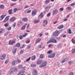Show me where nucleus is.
<instances>
[{"instance_id": "nucleus-1", "label": "nucleus", "mask_w": 75, "mask_h": 75, "mask_svg": "<svg viewBox=\"0 0 75 75\" xmlns=\"http://www.w3.org/2000/svg\"><path fill=\"white\" fill-rule=\"evenodd\" d=\"M16 71H17V69L16 67L15 68H12L11 69L10 71H9V74L10 75H12L14 72H15Z\"/></svg>"}, {"instance_id": "nucleus-2", "label": "nucleus", "mask_w": 75, "mask_h": 75, "mask_svg": "<svg viewBox=\"0 0 75 75\" xmlns=\"http://www.w3.org/2000/svg\"><path fill=\"white\" fill-rule=\"evenodd\" d=\"M50 42L57 43V40L55 39L51 38L49 39L48 42H47V44H49V43H50Z\"/></svg>"}, {"instance_id": "nucleus-3", "label": "nucleus", "mask_w": 75, "mask_h": 75, "mask_svg": "<svg viewBox=\"0 0 75 75\" xmlns=\"http://www.w3.org/2000/svg\"><path fill=\"white\" fill-rule=\"evenodd\" d=\"M59 31L58 30H56L53 33V35L54 37H57L59 34Z\"/></svg>"}, {"instance_id": "nucleus-4", "label": "nucleus", "mask_w": 75, "mask_h": 75, "mask_svg": "<svg viewBox=\"0 0 75 75\" xmlns=\"http://www.w3.org/2000/svg\"><path fill=\"white\" fill-rule=\"evenodd\" d=\"M47 65V62H43L42 64L39 66L40 68H42V67H45V66Z\"/></svg>"}, {"instance_id": "nucleus-5", "label": "nucleus", "mask_w": 75, "mask_h": 75, "mask_svg": "<svg viewBox=\"0 0 75 75\" xmlns=\"http://www.w3.org/2000/svg\"><path fill=\"white\" fill-rule=\"evenodd\" d=\"M37 10L34 9L32 12L31 15L32 16H35L37 14Z\"/></svg>"}, {"instance_id": "nucleus-6", "label": "nucleus", "mask_w": 75, "mask_h": 75, "mask_svg": "<svg viewBox=\"0 0 75 75\" xmlns=\"http://www.w3.org/2000/svg\"><path fill=\"white\" fill-rule=\"evenodd\" d=\"M9 18H10V16H7L5 18L4 20L3 21V23H6V22L8 21L9 19Z\"/></svg>"}, {"instance_id": "nucleus-7", "label": "nucleus", "mask_w": 75, "mask_h": 75, "mask_svg": "<svg viewBox=\"0 0 75 75\" xmlns=\"http://www.w3.org/2000/svg\"><path fill=\"white\" fill-rule=\"evenodd\" d=\"M16 20V18L15 17H12L9 19V21L10 22H13V21H14L15 20Z\"/></svg>"}, {"instance_id": "nucleus-8", "label": "nucleus", "mask_w": 75, "mask_h": 75, "mask_svg": "<svg viewBox=\"0 0 75 75\" xmlns=\"http://www.w3.org/2000/svg\"><path fill=\"white\" fill-rule=\"evenodd\" d=\"M55 55V54L54 53H52L51 54L48 55L49 58H54Z\"/></svg>"}, {"instance_id": "nucleus-9", "label": "nucleus", "mask_w": 75, "mask_h": 75, "mask_svg": "<svg viewBox=\"0 0 75 75\" xmlns=\"http://www.w3.org/2000/svg\"><path fill=\"white\" fill-rule=\"evenodd\" d=\"M16 42L14 40H10L8 42V44L9 45H13V44H14Z\"/></svg>"}, {"instance_id": "nucleus-10", "label": "nucleus", "mask_w": 75, "mask_h": 75, "mask_svg": "<svg viewBox=\"0 0 75 75\" xmlns=\"http://www.w3.org/2000/svg\"><path fill=\"white\" fill-rule=\"evenodd\" d=\"M42 62H43V61L42 60H38L37 62V64L38 65H40Z\"/></svg>"}, {"instance_id": "nucleus-11", "label": "nucleus", "mask_w": 75, "mask_h": 75, "mask_svg": "<svg viewBox=\"0 0 75 75\" xmlns=\"http://www.w3.org/2000/svg\"><path fill=\"white\" fill-rule=\"evenodd\" d=\"M6 54H4L1 56L0 57V59H2V60L4 59H5V58H6Z\"/></svg>"}, {"instance_id": "nucleus-12", "label": "nucleus", "mask_w": 75, "mask_h": 75, "mask_svg": "<svg viewBox=\"0 0 75 75\" xmlns=\"http://www.w3.org/2000/svg\"><path fill=\"white\" fill-rule=\"evenodd\" d=\"M32 74L33 75H37V71L35 69L33 70V71L32 72Z\"/></svg>"}, {"instance_id": "nucleus-13", "label": "nucleus", "mask_w": 75, "mask_h": 75, "mask_svg": "<svg viewBox=\"0 0 75 75\" xmlns=\"http://www.w3.org/2000/svg\"><path fill=\"white\" fill-rule=\"evenodd\" d=\"M43 23L44 24L43 25V27H45V25H47V24H48V21H47V20H44L43 21Z\"/></svg>"}, {"instance_id": "nucleus-14", "label": "nucleus", "mask_w": 75, "mask_h": 75, "mask_svg": "<svg viewBox=\"0 0 75 75\" xmlns=\"http://www.w3.org/2000/svg\"><path fill=\"white\" fill-rule=\"evenodd\" d=\"M53 14H55L58 13V10L57 9H55L52 12Z\"/></svg>"}, {"instance_id": "nucleus-15", "label": "nucleus", "mask_w": 75, "mask_h": 75, "mask_svg": "<svg viewBox=\"0 0 75 75\" xmlns=\"http://www.w3.org/2000/svg\"><path fill=\"white\" fill-rule=\"evenodd\" d=\"M27 25V23H26L25 25H24L21 28L22 30H25V27Z\"/></svg>"}, {"instance_id": "nucleus-16", "label": "nucleus", "mask_w": 75, "mask_h": 75, "mask_svg": "<svg viewBox=\"0 0 75 75\" xmlns=\"http://www.w3.org/2000/svg\"><path fill=\"white\" fill-rule=\"evenodd\" d=\"M41 39H40V38H38L35 41V43L36 44H37V42H40L41 41Z\"/></svg>"}, {"instance_id": "nucleus-17", "label": "nucleus", "mask_w": 75, "mask_h": 75, "mask_svg": "<svg viewBox=\"0 0 75 75\" xmlns=\"http://www.w3.org/2000/svg\"><path fill=\"white\" fill-rule=\"evenodd\" d=\"M17 51V48H13V50L12 51V52L13 54H15L16 52V51Z\"/></svg>"}, {"instance_id": "nucleus-18", "label": "nucleus", "mask_w": 75, "mask_h": 75, "mask_svg": "<svg viewBox=\"0 0 75 75\" xmlns=\"http://www.w3.org/2000/svg\"><path fill=\"white\" fill-rule=\"evenodd\" d=\"M22 21H24L25 22L27 21H28V18H23Z\"/></svg>"}, {"instance_id": "nucleus-19", "label": "nucleus", "mask_w": 75, "mask_h": 75, "mask_svg": "<svg viewBox=\"0 0 75 75\" xmlns=\"http://www.w3.org/2000/svg\"><path fill=\"white\" fill-rule=\"evenodd\" d=\"M44 57V55L42 54H40L39 57V58L40 59H42Z\"/></svg>"}, {"instance_id": "nucleus-20", "label": "nucleus", "mask_w": 75, "mask_h": 75, "mask_svg": "<svg viewBox=\"0 0 75 75\" xmlns=\"http://www.w3.org/2000/svg\"><path fill=\"white\" fill-rule=\"evenodd\" d=\"M64 27V25H59L57 27L58 29H61V28H62Z\"/></svg>"}, {"instance_id": "nucleus-21", "label": "nucleus", "mask_w": 75, "mask_h": 75, "mask_svg": "<svg viewBox=\"0 0 75 75\" xmlns=\"http://www.w3.org/2000/svg\"><path fill=\"white\" fill-rule=\"evenodd\" d=\"M6 15H7L6 14H5L4 15H2L1 16V20H3V18H4V17H5L6 16Z\"/></svg>"}, {"instance_id": "nucleus-22", "label": "nucleus", "mask_w": 75, "mask_h": 75, "mask_svg": "<svg viewBox=\"0 0 75 75\" xmlns=\"http://www.w3.org/2000/svg\"><path fill=\"white\" fill-rule=\"evenodd\" d=\"M20 46V44L19 43H17L16 45L15 46V47H19Z\"/></svg>"}, {"instance_id": "nucleus-23", "label": "nucleus", "mask_w": 75, "mask_h": 75, "mask_svg": "<svg viewBox=\"0 0 75 75\" xmlns=\"http://www.w3.org/2000/svg\"><path fill=\"white\" fill-rule=\"evenodd\" d=\"M12 65L14 66L16 65V61L15 60H13V61L12 63H11Z\"/></svg>"}, {"instance_id": "nucleus-24", "label": "nucleus", "mask_w": 75, "mask_h": 75, "mask_svg": "<svg viewBox=\"0 0 75 75\" xmlns=\"http://www.w3.org/2000/svg\"><path fill=\"white\" fill-rule=\"evenodd\" d=\"M31 59L32 61L35 60V55L33 56L31 58Z\"/></svg>"}, {"instance_id": "nucleus-25", "label": "nucleus", "mask_w": 75, "mask_h": 75, "mask_svg": "<svg viewBox=\"0 0 75 75\" xmlns=\"http://www.w3.org/2000/svg\"><path fill=\"white\" fill-rule=\"evenodd\" d=\"M43 16H44V15H43V13L41 12L39 15V16L41 17V18H42L43 17Z\"/></svg>"}, {"instance_id": "nucleus-26", "label": "nucleus", "mask_w": 75, "mask_h": 75, "mask_svg": "<svg viewBox=\"0 0 75 75\" xmlns=\"http://www.w3.org/2000/svg\"><path fill=\"white\" fill-rule=\"evenodd\" d=\"M16 22H14L12 24V27L14 28H15V27H16Z\"/></svg>"}, {"instance_id": "nucleus-27", "label": "nucleus", "mask_w": 75, "mask_h": 75, "mask_svg": "<svg viewBox=\"0 0 75 75\" xmlns=\"http://www.w3.org/2000/svg\"><path fill=\"white\" fill-rule=\"evenodd\" d=\"M13 10L12 9H11L10 10H9L8 11V13L9 14H12V11Z\"/></svg>"}, {"instance_id": "nucleus-28", "label": "nucleus", "mask_w": 75, "mask_h": 75, "mask_svg": "<svg viewBox=\"0 0 75 75\" xmlns=\"http://www.w3.org/2000/svg\"><path fill=\"white\" fill-rule=\"evenodd\" d=\"M51 8V6H47L45 7L46 9H48V10H50Z\"/></svg>"}, {"instance_id": "nucleus-29", "label": "nucleus", "mask_w": 75, "mask_h": 75, "mask_svg": "<svg viewBox=\"0 0 75 75\" xmlns=\"http://www.w3.org/2000/svg\"><path fill=\"white\" fill-rule=\"evenodd\" d=\"M40 21V20H35L34 21V23H37L38 22H39Z\"/></svg>"}, {"instance_id": "nucleus-30", "label": "nucleus", "mask_w": 75, "mask_h": 75, "mask_svg": "<svg viewBox=\"0 0 75 75\" xmlns=\"http://www.w3.org/2000/svg\"><path fill=\"white\" fill-rule=\"evenodd\" d=\"M11 29V27L10 26L6 28V29L7 30H10Z\"/></svg>"}, {"instance_id": "nucleus-31", "label": "nucleus", "mask_w": 75, "mask_h": 75, "mask_svg": "<svg viewBox=\"0 0 75 75\" xmlns=\"http://www.w3.org/2000/svg\"><path fill=\"white\" fill-rule=\"evenodd\" d=\"M4 6L3 5H1L0 6V8H4Z\"/></svg>"}, {"instance_id": "nucleus-32", "label": "nucleus", "mask_w": 75, "mask_h": 75, "mask_svg": "<svg viewBox=\"0 0 75 75\" xmlns=\"http://www.w3.org/2000/svg\"><path fill=\"white\" fill-rule=\"evenodd\" d=\"M68 33L69 34H71V29H69L68 30Z\"/></svg>"}, {"instance_id": "nucleus-33", "label": "nucleus", "mask_w": 75, "mask_h": 75, "mask_svg": "<svg viewBox=\"0 0 75 75\" xmlns=\"http://www.w3.org/2000/svg\"><path fill=\"white\" fill-rule=\"evenodd\" d=\"M30 42V39H28L26 41V44H28Z\"/></svg>"}, {"instance_id": "nucleus-34", "label": "nucleus", "mask_w": 75, "mask_h": 75, "mask_svg": "<svg viewBox=\"0 0 75 75\" xmlns=\"http://www.w3.org/2000/svg\"><path fill=\"white\" fill-rule=\"evenodd\" d=\"M52 50H49L47 52V53L49 54H50L52 53Z\"/></svg>"}, {"instance_id": "nucleus-35", "label": "nucleus", "mask_w": 75, "mask_h": 75, "mask_svg": "<svg viewBox=\"0 0 75 75\" xmlns=\"http://www.w3.org/2000/svg\"><path fill=\"white\" fill-rule=\"evenodd\" d=\"M50 0H46L45 1L46 3H49L50 2Z\"/></svg>"}, {"instance_id": "nucleus-36", "label": "nucleus", "mask_w": 75, "mask_h": 75, "mask_svg": "<svg viewBox=\"0 0 75 75\" xmlns=\"http://www.w3.org/2000/svg\"><path fill=\"white\" fill-rule=\"evenodd\" d=\"M16 61L17 62H18V63H19L20 62H21V60L20 59H17Z\"/></svg>"}, {"instance_id": "nucleus-37", "label": "nucleus", "mask_w": 75, "mask_h": 75, "mask_svg": "<svg viewBox=\"0 0 75 75\" xmlns=\"http://www.w3.org/2000/svg\"><path fill=\"white\" fill-rule=\"evenodd\" d=\"M71 41L73 43V44H75V41L73 39H72L71 40Z\"/></svg>"}, {"instance_id": "nucleus-38", "label": "nucleus", "mask_w": 75, "mask_h": 75, "mask_svg": "<svg viewBox=\"0 0 75 75\" xmlns=\"http://www.w3.org/2000/svg\"><path fill=\"white\" fill-rule=\"evenodd\" d=\"M30 59H31V57H30L27 59L26 62H28V61H29V60H30Z\"/></svg>"}, {"instance_id": "nucleus-39", "label": "nucleus", "mask_w": 75, "mask_h": 75, "mask_svg": "<svg viewBox=\"0 0 75 75\" xmlns=\"http://www.w3.org/2000/svg\"><path fill=\"white\" fill-rule=\"evenodd\" d=\"M60 64L59 62H57L56 63V65H57V66H59V65Z\"/></svg>"}, {"instance_id": "nucleus-40", "label": "nucleus", "mask_w": 75, "mask_h": 75, "mask_svg": "<svg viewBox=\"0 0 75 75\" xmlns=\"http://www.w3.org/2000/svg\"><path fill=\"white\" fill-rule=\"evenodd\" d=\"M59 10H60V11H63V10H64V8H59Z\"/></svg>"}, {"instance_id": "nucleus-41", "label": "nucleus", "mask_w": 75, "mask_h": 75, "mask_svg": "<svg viewBox=\"0 0 75 75\" xmlns=\"http://www.w3.org/2000/svg\"><path fill=\"white\" fill-rule=\"evenodd\" d=\"M17 11V8H14L13 9V11L14 12H16Z\"/></svg>"}, {"instance_id": "nucleus-42", "label": "nucleus", "mask_w": 75, "mask_h": 75, "mask_svg": "<svg viewBox=\"0 0 75 75\" xmlns=\"http://www.w3.org/2000/svg\"><path fill=\"white\" fill-rule=\"evenodd\" d=\"M68 64H69V65H71L72 64V62L71 61H70L68 62Z\"/></svg>"}, {"instance_id": "nucleus-43", "label": "nucleus", "mask_w": 75, "mask_h": 75, "mask_svg": "<svg viewBox=\"0 0 75 75\" xmlns=\"http://www.w3.org/2000/svg\"><path fill=\"white\" fill-rule=\"evenodd\" d=\"M75 52V49H74L72 50V53H74Z\"/></svg>"}, {"instance_id": "nucleus-44", "label": "nucleus", "mask_w": 75, "mask_h": 75, "mask_svg": "<svg viewBox=\"0 0 75 75\" xmlns=\"http://www.w3.org/2000/svg\"><path fill=\"white\" fill-rule=\"evenodd\" d=\"M23 36H22V35H21L20 36L19 38L20 40H21L22 39H23Z\"/></svg>"}, {"instance_id": "nucleus-45", "label": "nucleus", "mask_w": 75, "mask_h": 75, "mask_svg": "<svg viewBox=\"0 0 75 75\" xmlns=\"http://www.w3.org/2000/svg\"><path fill=\"white\" fill-rule=\"evenodd\" d=\"M26 35H27V33H25L24 35H22L23 37H25Z\"/></svg>"}, {"instance_id": "nucleus-46", "label": "nucleus", "mask_w": 75, "mask_h": 75, "mask_svg": "<svg viewBox=\"0 0 75 75\" xmlns=\"http://www.w3.org/2000/svg\"><path fill=\"white\" fill-rule=\"evenodd\" d=\"M25 45H23L21 47H20V48L21 49L23 48H24V47H25Z\"/></svg>"}, {"instance_id": "nucleus-47", "label": "nucleus", "mask_w": 75, "mask_h": 75, "mask_svg": "<svg viewBox=\"0 0 75 75\" xmlns=\"http://www.w3.org/2000/svg\"><path fill=\"white\" fill-rule=\"evenodd\" d=\"M22 66H23V65H22L21 64L18 66V68H22Z\"/></svg>"}, {"instance_id": "nucleus-48", "label": "nucleus", "mask_w": 75, "mask_h": 75, "mask_svg": "<svg viewBox=\"0 0 75 75\" xmlns=\"http://www.w3.org/2000/svg\"><path fill=\"white\" fill-rule=\"evenodd\" d=\"M8 60H6L5 61V64H7V63H8Z\"/></svg>"}, {"instance_id": "nucleus-49", "label": "nucleus", "mask_w": 75, "mask_h": 75, "mask_svg": "<svg viewBox=\"0 0 75 75\" xmlns=\"http://www.w3.org/2000/svg\"><path fill=\"white\" fill-rule=\"evenodd\" d=\"M65 62V59H64L62 61V63H64V62Z\"/></svg>"}, {"instance_id": "nucleus-50", "label": "nucleus", "mask_w": 75, "mask_h": 75, "mask_svg": "<svg viewBox=\"0 0 75 75\" xmlns=\"http://www.w3.org/2000/svg\"><path fill=\"white\" fill-rule=\"evenodd\" d=\"M24 51L23 50H21V51L20 52V54H22L23 53V52Z\"/></svg>"}, {"instance_id": "nucleus-51", "label": "nucleus", "mask_w": 75, "mask_h": 75, "mask_svg": "<svg viewBox=\"0 0 75 75\" xmlns=\"http://www.w3.org/2000/svg\"><path fill=\"white\" fill-rule=\"evenodd\" d=\"M65 61H68L69 60V59H68V57H67L65 59Z\"/></svg>"}, {"instance_id": "nucleus-52", "label": "nucleus", "mask_w": 75, "mask_h": 75, "mask_svg": "<svg viewBox=\"0 0 75 75\" xmlns=\"http://www.w3.org/2000/svg\"><path fill=\"white\" fill-rule=\"evenodd\" d=\"M67 8L69 10H71V7H70V6L67 7Z\"/></svg>"}, {"instance_id": "nucleus-53", "label": "nucleus", "mask_w": 75, "mask_h": 75, "mask_svg": "<svg viewBox=\"0 0 75 75\" xmlns=\"http://www.w3.org/2000/svg\"><path fill=\"white\" fill-rule=\"evenodd\" d=\"M16 3L15 4H12L11 5V6H13L14 5H16Z\"/></svg>"}, {"instance_id": "nucleus-54", "label": "nucleus", "mask_w": 75, "mask_h": 75, "mask_svg": "<svg viewBox=\"0 0 75 75\" xmlns=\"http://www.w3.org/2000/svg\"><path fill=\"white\" fill-rule=\"evenodd\" d=\"M74 75V73L72 72H71L69 73V75Z\"/></svg>"}, {"instance_id": "nucleus-55", "label": "nucleus", "mask_w": 75, "mask_h": 75, "mask_svg": "<svg viewBox=\"0 0 75 75\" xmlns=\"http://www.w3.org/2000/svg\"><path fill=\"white\" fill-rule=\"evenodd\" d=\"M75 3H72V4H70V6H74L75 5Z\"/></svg>"}, {"instance_id": "nucleus-56", "label": "nucleus", "mask_w": 75, "mask_h": 75, "mask_svg": "<svg viewBox=\"0 0 75 75\" xmlns=\"http://www.w3.org/2000/svg\"><path fill=\"white\" fill-rule=\"evenodd\" d=\"M31 11V10H28V11L26 12V13H30Z\"/></svg>"}, {"instance_id": "nucleus-57", "label": "nucleus", "mask_w": 75, "mask_h": 75, "mask_svg": "<svg viewBox=\"0 0 75 75\" xmlns=\"http://www.w3.org/2000/svg\"><path fill=\"white\" fill-rule=\"evenodd\" d=\"M27 47H28V49H30V48H31V46L29 45H28L27 46Z\"/></svg>"}, {"instance_id": "nucleus-58", "label": "nucleus", "mask_w": 75, "mask_h": 75, "mask_svg": "<svg viewBox=\"0 0 75 75\" xmlns=\"http://www.w3.org/2000/svg\"><path fill=\"white\" fill-rule=\"evenodd\" d=\"M47 17H49V16H51V14L49 13L47 14Z\"/></svg>"}, {"instance_id": "nucleus-59", "label": "nucleus", "mask_w": 75, "mask_h": 75, "mask_svg": "<svg viewBox=\"0 0 75 75\" xmlns=\"http://www.w3.org/2000/svg\"><path fill=\"white\" fill-rule=\"evenodd\" d=\"M5 27H7L8 26V24L7 23H5L4 24Z\"/></svg>"}, {"instance_id": "nucleus-60", "label": "nucleus", "mask_w": 75, "mask_h": 75, "mask_svg": "<svg viewBox=\"0 0 75 75\" xmlns=\"http://www.w3.org/2000/svg\"><path fill=\"white\" fill-rule=\"evenodd\" d=\"M17 25H18V27H21V25H20V24L18 23Z\"/></svg>"}, {"instance_id": "nucleus-61", "label": "nucleus", "mask_w": 75, "mask_h": 75, "mask_svg": "<svg viewBox=\"0 0 75 75\" xmlns=\"http://www.w3.org/2000/svg\"><path fill=\"white\" fill-rule=\"evenodd\" d=\"M28 5H26L25 6L24 8H28Z\"/></svg>"}, {"instance_id": "nucleus-62", "label": "nucleus", "mask_w": 75, "mask_h": 75, "mask_svg": "<svg viewBox=\"0 0 75 75\" xmlns=\"http://www.w3.org/2000/svg\"><path fill=\"white\" fill-rule=\"evenodd\" d=\"M29 27H30V25L28 24V25H27V28H29Z\"/></svg>"}, {"instance_id": "nucleus-63", "label": "nucleus", "mask_w": 75, "mask_h": 75, "mask_svg": "<svg viewBox=\"0 0 75 75\" xmlns=\"http://www.w3.org/2000/svg\"><path fill=\"white\" fill-rule=\"evenodd\" d=\"M63 37L64 38V37H66V35H63Z\"/></svg>"}, {"instance_id": "nucleus-64", "label": "nucleus", "mask_w": 75, "mask_h": 75, "mask_svg": "<svg viewBox=\"0 0 75 75\" xmlns=\"http://www.w3.org/2000/svg\"><path fill=\"white\" fill-rule=\"evenodd\" d=\"M40 37H41L42 36V34L41 33H40Z\"/></svg>"}]
</instances>
